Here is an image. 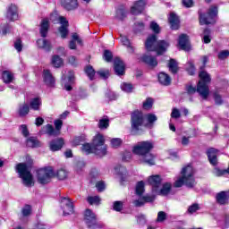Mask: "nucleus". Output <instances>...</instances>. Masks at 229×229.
Returning <instances> with one entry per match:
<instances>
[{"instance_id":"5701e85b","label":"nucleus","mask_w":229,"mask_h":229,"mask_svg":"<svg viewBox=\"0 0 229 229\" xmlns=\"http://www.w3.org/2000/svg\"><path fill=\"white\" fill-rule=\"evenodd\" d=\"M216 201L218 205H228L229 204V191H222L216 193Z\"/></svg>"},{"instance_id":"680f3d73","label":"nucleus","mask_w":229,"mask_h":229,"mask_svg":"<svg viewBox=\"0 0 229 229\" xmlns=\"http://www.w3.org/2000/svg\"><path fill=\"white\" fill-rule=\"evenodd\" d=\"M121 144H123V140H121V138H114L111 140L112 148H117Z\"/></svg>"},{"instance_id":"4468645a","label":"nucleus","mask_w":229,"mask_h":229,"mask_svg":"<svg viewBox=\"0 0 229 229\" xmlns=\"http://www.w3.org/2000/svg\"><path fill=\"white\" fill-rule=\"evenodd\" d=\"M157 42H158V36L156 34H150L148 36L145 41V47L147 51L153 53L155 47H157Z\"/></svg>"},{"instance_id":"7c9ffc66","label":"nucleus","mask_w":229,"mask_h":229,"mask_svg":"<svg viewBox=\"0 0 229 229\" xmlns=\"http://www.w3.org/2000/svg\"><path fill=\"white\" fill-rule=\"evenodd\" d=\"M15 80V77L13 76V73L12 72L5 70L2 72V81L5 85H10V83H13Z\"/></svg>"},{"instance_id":"4c0bfd02","label":"nucleus","mask_w":229,"mask_h":229,"mask_svg":"<svg viewBox=\"0 0 229 229\" xmlns=\"http://www.w3.org/2000/svg\"><path fill=\"white\" fill-rule=\"evenodd\" d=\"M28 114H30V105L24 102L22 105L19 106L18 114L20 115V117H26Z\"/></svg>"},{"instance_id":"864d4df0","label":"nucleus","mask_w":229,"mask_h":229,"mask_svg":"<svg viewBox=\"0 0 229 229\" xmlns=\"http://www.w3.org/2000/svg\"><path fill=\"white\" fill-rule=\"evenodd\" d=\"M213 174L217 176L218 178L221 176H225V174H228V171L226 169H221L219 167H215L213 169Z\"/></svg>"},{"instance_id":"c85d7f7f","label":"nucleus","mask_w":229,"mask_h":229,"mask_svg":"<svg viewBox=\"0 0 229 229\" xmlns=\"http://www.w3.org/2000/svg\"><path fill=\"white\" fill-rule=\"evenodd\" d=\"M144 64L149 67V69H155L158 66V60L154 55H144Z\"/></svg>"},{"instance_id":"7ed1b4c3","label":"nucleus","mask_w":229,"mask_h":229,"mask_svg":"<svg viewBox=\"0 0 229 229\" xmlns=\"http://www.w3.org/2000/svg\"><path fill=\"white\" fill-rule=\"evenodd\" d=\"M38 183L40 185H47L51 183L53 178H58L59 180H65L67 178V171L61 168L57 170L56 174L53 166H45L36 171Z\"/></svg>"},{"instance_id":"69168bd1","label":"nucleus","mask_w":229,"mask_h":229,"mask_svg":"<svg viewBox=\"0 0 229 229\" xmlns=\"http://www.w3.org/2000/svg\"><path fill=\"white\" fill-rule=\"evenodd\" d=\"M199 210V204L194 203L188 208V214H194Z\"/></svg>"},{"instance_id":"4d7b16f0","label":"nucleus","mask_w":229,"mask_h":229,"mask_svg":"<svg viewBox=\"0 0 229 229\" xmlns=\"http://www.w3.org/2000/svg\"><path fill=\"white\" fill-rule=\"evenodd\" d=\"M124 207V203L121 200H116L113 204V210L115 212H121Z\"/></svg>"},{"instance_id":"ea45409f","label":"nucleus","mask_w":229,"mask_h":229,"mask_svg":"<svg viewBox=\"0 0 229 229\" xmlns=\"http://www.w3.org/2000/svg\"><path fill=\"white\" fill-rule=\"evenodd\" d=\"M26 144L29 148H40V141L37 137H30L26 140Z\"/></svg>"},{"instance_id":"9b49d317","label":"nucleus","mask_w":229,"mask_h":229,"mask_svg":"<svg viewBox=\"0 0 229 229\" xmlns=\"http://www.w3.org/2000/svg\"><path fill=\"white\" fill-rule=\"evenodd\" d=\"M114 71L116 76H124V74H126V65L124 62L121 60V57H114Z\"/></svg>"},{"instance_id":"2eb2a0df","label":"nucleus","mask_w":229,"mask_h":229,"mask_svg":"<svg viewBox=\"0 0 229 229\" xmlns=\"http://www.w3.org/2000/svg\"><path fill=\"white\" fill-rule=\"evenodd\" d=\"M62 201H66L63 205V214L64 216H70V214H74V204L69 197H62Z\"/></svg>"},{"instance_id":"c03bdc74","label":"nucleus","mask_w":229,"mask_h":229,"mask_svg":"<svg viewBox=\"0 0 229 229\" xmlns=\"http://www.w3.org/2000/svg\"><path fill=\"white\" fill-rule=\"evenodd\" d=\"M213 99L215 101V105H216L217 106H221V105L225 103V100H223V96L219 94V91L213 92Z\"/></svg>"},{"instance_id":"20e7f679","label":"nucleus","mask_w":229,"mask_h":229,"mask_svg":"<svg viewBox=\"0 0 229 229\" xmlns=\"http://www.w3.org/2000/svg\"><path fill=\"white\" fill-rule=\"evenodd\" d=\"M181 174L182 176L174 182V187L180 189V187L186 185L188 189H193V187L196 185V179L194 178V171L192 170V166H184L181 171Z\"/></svg>"},{"instance_id":"0eeeda50","label":"nucleus","mask_w":229,"mask_h":229,"mask_svg":"<svg viewBox=\"0 0 229 229\" xmlns=\"http://www.w3.org/2000/svg\"><path fill=\"white\" fill-rule=\"evenodd\" d=\"M218 13L219 10L217 5H210L208 11V16L206 13H199V22L200 26H208L209 24H216V17H217Z\"/></svg>"},{"instance_id":"aec40b11","label":"nucleus","mask_w":229,"mask_h":229,"mask_svg":"<svg viewBox=\"0 0 229 229\" xmlns=\"http://www.w3.org/2000/svg\"><path fill=\"white\" fill-rule=\"evenodd\" d=\"M144 119H145L144 127L148 128V130H153L155 126V123L158 121V117L157 116V114L153 113H148L144 114Z\"/></svg>"},{"instance_id":"c756f323","label":"nucleus","mask_w":229,"mask_h":229,"mask_svg":"<svg viewBox=\"0 0 229 229\" xmlns=\"http://www.w3.org/2000/svg\"><path fill=\"white\" fill-rule=\"evenodd\" d=\"M144 164L149 167L156 165L157 164V155L151 152H144Z\"/></svg>"},{"instance_id":"a18cd8bd","label":"nucleus","mask_w":229,"mask_h":229,"mask_svg":"<svg viewBox=\"0 0 229 229\" xmlns=\"http://www.w3.org/2000/svg\"><path fill=\"white\" fill-rule=\"evenodd\" d=\"M153 105H155V98H147L144 101V110L149 112L153 108Z\"/></svg>"},{"instance_id":"c9c22d12","label":"nucleus","mask_w":229,"mask_h":229,"mask_svg":"<svg viewBox=\"0 0 229 229\" xmlns=\"http://www.w3.org/2000/svg\"><path fill=\"white\" fill-rule=\"evenodd\" d=\"M132 153H133V155H137L138 157H143V155H144V141L138 142L137 145H135L132 148Z\"/></svg>"},{"instance_id":"a211bd4d","label":"nucleus","mask_w":229,"mask_h":229,"mask_svg":"<svg viewBox=\"0 0 229 229\" xmlns=\"http://www.w3.org/2000/svg\"><path fill=\"white\" fill-rule=\"evenodd\" d=\"M43 81L47 87H50L51 89L55 88V85L56 84V81L55 80L53 73H51V71L47 69L43 70Z\"/></svg>"},{"instance_id":"f704fd0d","label":"nucleus","mask_w":229,"mask_h":229,"mask_svg":"<svg viewBox=\"0 0 229 229\" xmlns=\"http://www.w3.org/2000/svg\"><path fill=\"white\" fill-rule=\"evenodd\" d=\"M167 67L172 74H178V71H180V67H178V63L175 59L173 58L168 61Z\"/></svg>"},{"instance_id":"ddd939ff","label":"nucleus","mask_w":229,"mask_h":229,"mask_svg":"<svg viewBox=\"0 0 229 229\" xmlns=\"http://www.w3.org/2000/svg\"><path fill=\"white\" fill-rule=\"evenodd\" d=\"M65 146L64 138H55L49 141L48 148L50 151H60Z\"/></svg>"},{"instance_id":"f257e3e1","label":"nucleus","mask_w":229,"mask_h":229,"mask_svg":"<svg viewBox=\"0 0 229 229\" xmlns=\"http://www.w3.org/2000/svg\"><path fill=\"white\" fill-rule=\"evenodd\" d=\"M106 149V146H105V136L101 133L93 137L91 144L83 143L81 147V151L86 153V155H91V153H93L98 158L106 157L107 153Z\"/></svg>"},{"instance_id":"052dcab7","label":"nucleus","mask_w":229,"mask_h":229,"mask_svg":"<svg viewBox=\"0 0 229 229\" xmlns=\"http://www.w3.org/2000/svg\"><path fill=\"white\" fill-rule=\"evenodd\" d=\"M186 92L187 94H189V96H192V94H196V92H198V83H197V87L192 86V84L186 85Z\"/></svg>"},{"instance_id":"9d476101","label":"nucleus","mask_w":229,"mask_h":229,"mask_svg":"<svg viewBox=\"0 0 229 229\" xmlns=\"http://www.w3.org/2000/svg\"><path fill=\"white\" fill-rule=\"evenodd\" d=\"M135 192L137 196H140V199L133 200V205L134 207H142L144 205V181L138 182Z\"/></svg>"},{"instance_id":"393cba45","label":"nucleus","mask_w":229,"mask_h":229,"mask_svg":"<svg viewBox=\"0 0 229 229\" xmlns=\"http://www.w3.org/2000/svg\"><path fill=\"white\" fill-rule=\"evenodd\" d=\"M39 26V34L42 37V38H46L47 37V33H49V18L42 19Z\"/></svg>"},{"instance_id":"f8f14e48","label":"nucleus","mask_w":229,"mask_h":229,"mask_svg":"<svg viewBox=\"0 0 229 229\" xmlns=\"http://www.w3.org/2000/svg\"><path fill=\"white\" fill-rule=\"evenodd\" d=\"M148 184L151 186V191L155 194L162 187V176L160 174L150 175L148 179Z\"/></svg>"},{"instance_id":"338daca9","label":"nucleus","mask_w":229,"mask_h":229,"mask_svg":"<svg viewBox=\"0 0 229 229\" xmlns=\"http://www.w3.org/2000/svg\"><path fill=\"white\" fill-rule=\"evenodd\" d=\"M229 56V50H222L218 53V60H226Z\"/></svg>"},{"instance_id":"49530a36","label":"nucleus","mask_w":229,"mask_h":229,"mask_svg":"<svg viewBox=\"0 0 229 229\" xmlns=\"http://www.w3.org/2000/svg\"><path fill=\"white\" fill-rule=\"evenodd\" d=\"M103 60H105V62H106L107 64H110V62L114 60V54L112 53V51L108 49L104 50Z\"/></svg>"},{"instance_id":"a19ab883","label":"nucleus","mask_w":229,"mask_h":229,"mask_svg":"<svg viewBox=\"0 0 229 229\" xmlns=\"http://www.w3.org/2000/svg\"><path fill=\"white\" fill-rule=\"evenodd\" d=\"M132 31L135 35H140L144 31V22L136 21L132 26Z\"/></svg>"},{"instance_id":"3c124183","label":"nucleus","mask_w":229,"mask_h":229,"mask_svg":"<svg viewBox=\"0 0 229 229\" xmlns=\"http://www.w3.org/2000/svg\"><path fill=\"white\" fill-rule=\"evenodd\" d=\"M127 17L126 11L124 9H118L116 11L115 19L118 21H124Z\"/></svg>"},{"instance_id":"603ef678","label":"nucleus","mask_w":229,"mask_h":229,"mask_svg":"<svg viewBox=\"0 0 229 229\" xmlns=\"http://www.w3.org/2000/svg\"><path fill=\"white\" fill-rule=\"evenodd\" d=\"M186 72H188L189 76H194L196 74V65H194V63L188 62Z\"/></svg>"},{"instance_id":"6e6552de","label":"nucleus","mask_w":229,"mask_h":229,"mask_svg":"<svg viewBox=\"0 0 229 229\" xmlns=\"http://www.w3.org/2000/svg\"><path fill=\"white\" fill-rule=\"evenodd\" d=\"M84 222L89 229H103L105 224L98 222V216L96 213L92 212V209L87 208L84 212Z\"/></svg>"},{"instance_id":"58836bf2","label":"nucleus","mask_w":229,"mask_h":229,"mask_svg":"<svg viewBox=\"0 0 229 229\" xmlns=\"http://www.w3.org/2000/svg\"><path fill=\"white\" fill-rule=\"evenodd\" d=\"M85 74L88 76L90 81H94V78L96 77V70L90 64L86 65L84 68Z\"/></svg>"},{"instance_id":"cd10ccee","label":"nucleus","mask_w":229,"mask_h":229,"mask_svg":"<svg viewBox=\"0 0 229 229\" xmlns=\"http://www.w3.org/2000/svg\"><path fill=\"white\" fill-rule=\"evenodd\" d=\"M142 12H144V0L135 2L133 6L131 7V13L132 15H140Z\"/></svg>"},{"instance_id":"6e6d98bb","label":"nucleus","mask_w":229,"mask_h":229,"mask_svg":"<svg viewBox=\"0 0 229 229\" xmlns=\"http://www.w3.org/2000/svg\"><path fill=\"white\" fill-rule=\"evenodd\" d=\"M97 74L101 78V80H108V78H110L109 70H99L97 72Z\"/></svg>"},{"instance_id":"dca6fc26","label":"nucleus","mask_w":229,"mask_h":229,"mask_svg":"<svg viewBox=\"0 0 229 229\" xmlns=\"http://www.w3.org/2000/svg\"><path fill=\"white\" fill-rule=\"evenodd\" d=\"M169 46L170 44L168 41L164 39L158 40L153 53H157V56H162V55L167 51Z\"/></svg>"},{"instance_id":"0e129e2a","label":"nucleus","mask_w":229,"mask_h":229,"mask_svg":"<svg viewBox=\"0 0 229 229\" xmlns=\"http://www.w3.org/2000/svg\"><path fill=\"white\" fill-rule=\"evenodd\" d=\"M96 188L98 192H104L105 189H106V185L103 181H98L96 182Z\"/></svg>"},{"instance_id":"412c9836","label":"nucleus","mask_w":229,"mask_h":229,"mask_svg":"<svg viewBox=\"0 0 229 229\" xmlns=\"http://www.w3.org/2000/svg\"><path fill=\"white\" fill-rule=\"evenodd\" d=\"M168 23L170 24V30L173 31L180 30V17L175 13H170Z\"/></svg>"},{"instance_id":"e2e57ef3","label":"nucleus","mask_w":229,"mask_h":229,"mask_svg":"<svg viewBox=\"0 0 229 229\" xmlns=\"http://www.w3.org/2000/svg\"><path fill=\"white\" fill-rule=\"evenodd\" d=\"M14 49H16V51L18 53H21V51H22V39H21V38H18L15 42H14Z\"/></svg>"},{"instance_id":"a878e982","label":"nucleus","mask_w":229,"mask_h":229,"mask_svg":"<svg viewBox=\"0 0 229 229\" xmlns=\"http://www.w3.org/2000/svg\"><path fill=\"white\" fill-rule=\"evenodd\" d=\"M179 47L182 51H191V45L189 44V36L187 34H181L178 39Z\"/></svg>"},{"instance_id":"b1692460","label":"nucleus","mask_w":229,"mask_h":229,"mask_svg":"<svg viewBox=\"0 0 229 229\" xmlns=\"http://www.w3.org/2000/svg\"><path fill=\"white\" fill-rule=\"evenodd\" d=\"M173 190V184L171 182H165L161 185V188H158L154 194L157 196H169L171 191Z\"/></svg>"},{"instance_id":"473e14b6","label":"nucleus","mask_w":229,"mask_h":229,"mask_svg":"<svg viewBox=\"0 0 229 229\" xmlns=\"http://www.w3.org/2000/svg\"><path fill=\"white\" fill-rule=\"evenodd\" d=\"M40 106H42V101L40 98H34L30 100V108L35 112L40 111Z\"/></svg>"},{"instance_id":"de8ad7c7","label":"nucleus","mask_w":229,"mask_h":229,"mask_svg":"<svg viewBox=\"0 0 229 229\" xmlns=\"http://www.w3.org/2000/svg\"><path fill=\"white\" fill-rule=\"evenodd\" d=\"M88 203L89 205H100L101 204V199L99 196H89L87 198Z\"/></svg>"},{"instance_id":"774afa93","label":"nucleus","mask_w":229,"mask_h":229,"mask_svg":"<svg viewBox=\"0 0 229 229\" xmlns=\"http://www.w3.org/2000/svg\"><path fill=\"white\" fill-rule=\"evenodd\" d=\"M85 142V136H78L73 140V144L75 146H81Z\"/></svg>"},{"instance_id":"72a5a7b5","label":"nucleus","mask_w":229,"mask_h":229,"mask_svg":"<svg viewBox=\"0 0 229 229\" xmlns=\"http://www.w3.org/2000/svg\"><path fill=\"white\" fill-rule=\"evenodd\" d=\"M120 38L123 46L127 47V49H129V53H135V48L131 46V41H130V38L123 34H120Z\"/></svg>"},{"instance_id":"13d9d810","label":"nucleus","mask_w":229,"mask_h":229,"mask_svg":"<svg viewBox=\"0 0 229 229\" xmlns=\"http://www.w3.org/2000/svg\"><path fill=\"white\" fill-rule=\"evenodd\" d=\"M58 31L62 38H67V35H69V27L60 26Z\"/></svg>"},{"instance_id":"37998d69","label":"nucleus","mask_w":229,"mask_h":229,"mask_svg":"<svg viewBox=\"0 0 229 229\" xmlns=\"http://www.w3.org/2000/svg\"><path fill=\"white\" fill-rule=\"evenodd\" d=\"M149 30L153 32L152 35L157 36L159 35L160 31H162L160 25H158V23H157L155 21H150Z\"/></svg>"},{"instance_id":"f3484780","label":"nucleus","mask_w":229,"mask_h":229,"mask_svg":"<svg viewBox=\"0 0 229 229\" xmlns=\"http://www.w3.org/2000/svg\"><path fill=\"white\" fill-rule=\"evenodd\" d=\"M217 153H219V150L214 148H210L207 150L208 160L213 167H216L217 164H219Z\"/></svg>"},{"instance_id":"8fccbe9b","label":"nucleus","mask_w":229,"mask_h":229,"mask_svg":"<svg viewBox=\"0 0 229 229\" xmlns=\"http://www.w3.org/2000/svg\"><path fill=\"white\" fill-rule=\"evenodd\" d=\"M155 148V143L153 141L146 140L144 141V153H151L152 149Z\"/></svg>"},{"instance_id":"e433bc0d","label":"nucleus","mask_w":229,"mask_h":229,"mask_svg":"<svg viewBox=\"0 0 229 229\" xmlns=\"http://www.w3.org/2000/svg\"><path fill=\"white\" fill-rule=\"evenodd\" d=\"M51 64L55 69H60L64 65V59L58 55H54L51 59Z\"/></svg>"},{"instance_id":"5fc2aeb1","label":"nucleus","mask_w":229,"mask_h":229,"mask_svg":"<svg viewBox=\"0 0 229 229\" xmlns=\"http://www.w3.org/2000/svg\"><path fill=\"white\" fill-rule=\"evenodd\" d=\"M121 89H122V90H123V92H127L128 94H130V93L133 92V84L123 82L121 85Z\"/></svg>"},{"instance_id":"39448f33","label":"nucleus","mask_w":229,"mask_h":229,"mask_svg":"<svg viewBox=\"0 0 229 229\" xmlns=\"http://www.w3.org/2000/svg\"><path fill=\"white\" fill-rule=\"evenodd\" d=\"M199 82H198V94L202 97V99H208L210 96V88L208 85L212 82V77L207 71H200L199 72Z\"/></svg>"},{"instance_id":"bb28decb","label":"nucleus","mask_w":229,"mask_h":229,"mask_svg":"<svg viewBox=\"0 0 229 229\" xmlns=\"http://www.w3.org/2000/svg\"><path fill=\"white\" fill-rule=\"evenodd\" d=\"M157 81L160 85H163L164 87H169L173 81L171 76L164 72H161L157 74Z\"/></svg>"},{"instance_id":"79ce46f5","label":"nucleus","mask_w":229,"mask_h":229,"mask_svg":"<svg viewBox=\"0 0 229 229\" xmlns=\"http://www.w3.org/2000/svg\"><path fill=\"white\" fill-rule=\"evenodd\" d=\"M46 133L50 137H58L61 131H57L52 124L48 123L46 125Z\"/></svg>"},{"instance_id":"2f4dec72","label":"nucleus","mask_w":229,"mask_h":229,"mask_svg":"<svg viewBox=\"0 0 229 229\" xmlns=\"http://www.w3.org/2000/svg\"><path fill=\"white\" fill-rule=\"evenodd\" d=\"M202 42L204 44H210V42H212V30H210V28H205L202 31Z\"/></svg>"},{"instance_id":"09e8293b","label":"nucleus","mask_w":229,"mask_h":229,"mask_svg":"<svg viewBox=\"0 0 229 229\" xmlns=\"http://www.w3.org/2000/svg\"><path fill=\"white\" fill-rule=\"evenodd\" d=\"M110 126V120L108 118L100 119L98 122V128L100 130H106Z\"/></svg>"},{"instance_id":"bf43d9fd","label":"nucleus","mask_w":229,"mask_h":229,"mask_svg":"<svg viewBox=\"0 0 229 229\" xmlns=\"http://www.w3.org/2000/svg\"><path fill=\"white\" fill-rule=\"evenodd\" d=\"M21 214L23 217H28L29 216H31V205H25L21 209Z\"/></svg>"},{"instance_id":"4be33fe9","label":"nucleus","mask_w":229,"mask_h":229,"mask_svg":"<svg viewBox=\"0 0 229 229\" xmlns=\"http://www.w3.org/2000/svg\"><path fill=\"white\" fill-rule=\"evenodd\" d=\"M61 4L66 12H74L80 6L78 0H61Z\"/></svg>"},{"instance_id":"f03ea898","label":"nucleus","mask_w":229,"mask_h":229,"mask_svg":"<svg viewBox=\"0 0 229 229\" xmlns=\"http://www.w3.org/2000/svg\"><path fill=\"white\" fill-rule=\"evenodd\" d=\"M35 162L31 156H26L25 163H18L15 166V171L18 173L19 177L21 178L23 185L25 187H35V181L33 179V174H31V169H33Z\"/></svg>"},{"instance_id":"1a4fd4ad","label":"nucleus","mask_w":229,"mask_h":229,"mask_svg":"<svg viewBox=\"0 0 229 229\" xmlns=\"http://www.w3.org/2000/svg\"><path fill=\"white\" fill-rule=\"evenodd\" d=\"M5 19L10 21V22H15V21L19 20V7L15 4H11L7 6Z\"/></svg>"},{"instance_id":"423d86ee","label":"nucleus","mask_w":229,"mask_h":229,"mask_svg":"<svg viewBox=\"0 0 229 229\" xmlns=\"http://www.w3.org/2000/svg\"><path fill=\"white\" fill-rule=\"evenodd\" d=\"M144 124V114L142 111L134 110L131 114V135H140Z\"/></svg>"},{"instance_id":"6ab92c4d","label":"nucleus","mask_w":229,"mask_h":229,"mask_svg":"<svg viewBox=\"0 0 229 229\" xmlns=\"http://www.w3.org/2000/svg\"><path fill=\"white\" fill-rule=\"evenodd\" d=\"M36 45L38 49H43V51H46V53H51V51L53 50V45L51 44V41H49V39L38 38L36 41Z\"/></svg>"}]
</instances>
